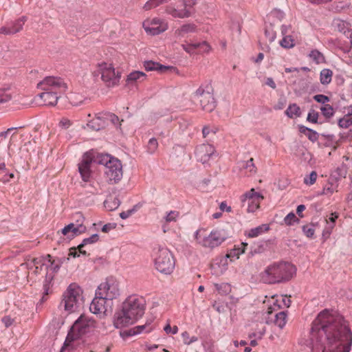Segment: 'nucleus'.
<instances>
[{
	"label": "nucleus",
	"mask_w": 352,
	"mask_h": 352,
	"mask_svg": "<svg viewBox=\"0 0 352 352\" xmlns=\"http://www.w3.org/2000/svg\"><path fill=\"white\" fill-rule=\"evenodd\" d=\"M306 345L311 352H350L352 331L349 322L336 312H320L312 322Z\"/></svg>",
	"instance_id": "f257e3e1"
},
{
	"label": "nucleus",
	"mask_w": 352,
	"mask_h": 352,
	"mask_svg": "<svg viewBox=\"0 0 352 352\" xmlns=\"http://www.w3.org/2000/svg\"><path fill=\"white\" fill-rule=\"evenodd\" d=\"M38 87L43 91L38 96L43 100V104L54 106L57 104L60 94L67 89L63 79L54 76H47L38 84Z\"/></svg>",
	"instance_id": "f03ea898"
},
{
	"label": "nucleus",
	"mask_w": 352,
	"mask_h": 352,
	"mask_svg": "<svg viewBox=\"0 0 352 352\" xmlns=\"http://www.w3.org/2000/svg\"><path fill=\"white\" fill-rule=\"evenodd\" d=\"M296 270L295 266L290 263H274L260 274V280L267 284L288 281L296 274Z\"/></svg>",
	"instance_id": "7ed1b4c3"
},
{
	"label": "nucleus",
	"mask_w": 352,
	"mask_h": 352,
	"mask_svg": "<svg viewBox=\"0 0 352 352\" xmlns=\"http://www.w3.org/2000/svg\"><path fill=\"white\" fill-rule=\"evenodd\" d=\"M95 327V321L91 318L85 315L80 316L72 326L60 352H74L75 342L74 340L69 341V337L72 336L73 339H76L91 331Z\"/></svg>",
	"instance_id": "20e7f679"
},
{
	"label": "nucleus",
	"mask_w": 352,
	"mask_h": 352,
	"mask_svg": "<svg viewBox=\"0 0 352 352\" xmlns=\"http://www.w3.org/2000/svg\"><path fill=\"white\" fill-rule=\"evenodd\" d=\"M96 163L105 166L104 176L109 184H118L122 178L123 170L121 162L105 153H100L96 158Z\"/></svg>",
	"instance_id": "39448f33"
},
{
	"label": "nucleus",
	"mask_w": 352,
	"mask_h": 352,
	"mask_svg": "<svg viewBox=\"0 0 352 352\" xmlns=\"http://www.w3.org/2000/svg\"><path fill=\"white\" fill-rule=\"evenodd\" d=\"M153 258L157 271L165 274H170L173 272L175 260L168 249L161 246L154 248Z\"/></svg>",
	"instance_id": "423d86ee"
},
{
	"label": "nucleus",
	"mask_w": 352,
	"mask_h": 352,
	"mask_svg": "<svg viewBox=\"0 0 352 352\" xmlns=\"http://www.w3.org/2000/svg\"><path fill=\"white\" fill-rule=\"evenodd\" d=\"M93 74L94 76H100L103 82L109 87L118 85L121 77L119 71H116L111 63L105 62L98 63Z\"/></svg>",
	"instance_id": "0eeeda50"
},
{
	"label": "nucleus",
	"mask_w": 352,
	"mask_h": 352,
	"mask_svg": "<svg viewBox=\"0 0 352 352\" xmlns=\"http://www.w3.org/2000/svg\"><path fill=\"white\" fill-rule=\"evenodd\" d=\"M65 310L75 311L83 303L82 290L76 283L70 284L63 294Z\"/></svg>",
	"instance_id": "6e6552de"
},
{
	"label": "nucleus",
	"mask_w": 352,
	"mask_h": 352,
	"mask_svg": "<svg viewBox=\"0 0 352 352\" xmlns=\"http://www.w3.org/2000/svg\"><path fill=\"white\" fill-rule=\"evenodd\" d=\"M197 243L205 248L212 250L221 245L228 238V234L223 229H215L207 236H199V231L195 232Z\"/></svg>",
	"instance_id": "1a4fd4ad"
},
{
	"label": "nucleus",
	"mask_w": 352,
	"mask_h": 352,
	"mask_svg": "<svg viewBox=\"0 0 352 352\" xmlns=\"http://www.w3.org/2000/svg\"><path fill=\"white\" fill-rule=\"evenodd\" d=\"M122 309L137 321L144 314L145 300L136 295L130 296L123 302Z\"/></svg>",
	"instance_id": "9d476101"
},
{
	"label": "nucleus",
	"mask_w": 352,
	"mask_h": 352,
	"mask_svg": "<svg viewBox=\"0 0 352 352\" xmlns=\"http://www.w3.org/2000/svg\"><path fill=\"white\" fill-rule=\"evenodd\" d=\"M210 89L208 86L206 89L200 86L192 95L193 101L199 102L201 109L207 112L212 111L216 107V100Z\"/></svg>",
	"instance_id": "9b49d317"
},
{
	"label": "nucleus",
	"mask_w": 352,
	"mask_h": 352,
	"mask_svg": "<svg viewBox=\"0 0 352 352\" xmlns=\"http://www.w3.org/2000/svg\"><path fill=\"white\" fill-rule=\"evenodd\" d=\"M45 262L41 265V270H44L45 280L43 281V296L42 300H45V296L50 292L52 285V282L54 279V274L59 270V265L51 260V256L47 255L45 257Z\"/></svg>",
	"instance_id": "f8f14e48"
},
{
	"label": "nucleus",
	"mask_w": 352,
	"mask_h": 352,
	"mask_svg": "<svg viewBox=\"0 0 352 352\" xmlns=\"http://www.w3.org/2000/svg\"><path fill=\"white\" fill-rule=\"evenodd\" d=\"M96 294L103 297L111 303L112 300L120 295V289L118 283L113 278H107L104 282L98 285L96 290Z\"/></svg>",
	"instance_id": "ddd939ff"
},
{
	"label": "nucleus",
	"mask_w": 352,
	"mask_h": 352,
	"mask_svg": "<svg viewBox=\"0 0 352 352\" xmlns=\"http://www.w3.org/2000/svg\"><path fill=\"white\" fill-rule=\"evenodd\" d=\"M98 153L89 151L85 153L82 157L81 162L78 164V171L84 182H88L91 175V166L96 163V158Z\"/></svg>",
	"instance_id": "4468645a"
},
{
	"label": "nucleus",
	"mask_w": 352,
	"mask_h": 352,
	"mask_svg": "<svg viewBox=\"0 0 352 352\" xmlns=\"http://www.w3.org/2000/svg\"><path fill=\"white\" fill-rule=\"evenodd\" d=\"M192 6L182 1L180 4H170L166 7L165 12L173 18L184 19L189 17L192 14Z\"/></svg>",
	"instance_id": "2eb2a0df"
},
{
	"label": "nucleus",
	"mask_w": 352,
	"mask_h": 352,
	"mask_svg": "<svg viewBox=\"0 0 352 352\" xmlns=\"http://www.w3.org/2000/svg\"><path fill=\"white\" fill-rule=\"evenodd\" d=\"M142 26L146 32L151 35L160 34L168 29L167 22L159 18L146 19L142 23Z\"/></svg>",
	"instance_id": "dca6fc26"
},
{
	"label": "nucleus",
	"mask_w": 352,
	"mask_h": 352,
	"mask_svg": "<svg viewBox=\"0 0 352 352\" xmlns=\"http://www.w3.org/2000/svg\"><path fill=\"white\" fill-rule=\"evenodd\" d=\"M263 199V196L254 188L245 193L241 198V201L248 204V212H254L258 208L260 202Z\"/></svg>",
	"instance_id": "f3484780"
},
{
	"label": "nucleus",
	"mask_w": 352,
	"mask_h": 352,
	"mask_svg": "<svg viewBox=\"0 0 352 352\" xmlns=\"http://www.w3.org/2000/svg\"><path fill=\"white\" fill-rule=\"evenodd\" d=\"M26 21V16H21L14 21L6 23L4 25L0 28V34L10 36L20 32Z\"/></svg>",
	"instance_id": "a211bd4d"
},
{
	"label": "nucleus",
	"mask_w": 352,
	"mask_h": 352,
	"mask_svg": "<svg viewBox=\"0 0 352 352\" xmlns=\"http://www.w3.org/2000/svg\"><path fill=\"white\" fill-rule=\"evenodd\" d=\"M136 322L131 316L122 309L117 311L113 316V326L116 329H122L134 324Z\"/></svg>",
	"instance_id": "6ab92c4d"
},
{
	"label": "nucleus",
	"mask_w": 352,
	"mask_h": 352,
	"mask_svg": "<svg viewBox=\"0 0 352 352\" xmlns=\"http://www.w3.org/2000/svg\"><path fill=\"white\" fill-rule=\"evenodd\" d=\"M214 154V148L210 144H201L195 149V155L202 164L207 163Z\"/></svg>",
	"instance_id": "aec40b11"
},
{
	"label": "nucleus",
	"mask_w": 352,
	"mask_h": 352,
	"mask_svg": "<svg viewBox=\"0 0 352 352\" xmlns=\"http://www.w3.org/2000/svg\"><path fill=\"white\" fill-rule=\"evenodd\" d=\"M111 303L105 300L103 297L96 295L90 304L89 309L94 314L105 313L107 307H111Z\"/></svg>",
	"instance_id": "412c9836"
},
{
	"label": "nucleus",
	"mask_w": 352,
	"mask_h": 352,
	"mask_svg": "<svg viewBox=\"0 0 352 352\" xmlns=\"http://www.w3.org/2000/svg\"><path fill=\"white\" fill-rule=\"evenodd\" d=\"M86 231V227L82 223H71L65 226L61 232L69 239H73Z\"/></svg>",
	"instance_id": "4be33fe9"
},
{
	"label": "nucleus",
	"mask_w": 352,
	"mask_h": 352,
	"mask_svg": "<svg viewBox=\"0 0 352 352\" xmlns=\"http://www.w3.org/2000/svg\"><path fill=\"white\" fill-rule=\"evenodd\" d=\"M344 116L338 120V126L340 129H348L352 126V105L343 108Z\"/></svg>",
	"instance_id": "5701e85b"
},
{
	"label": "nucleus",
	"mask_w": 352,
	"mask_h": 352,
	"mask_svg": "<svg viewBox=\"0 0 352 352\" xmlns=\"http://www.w3.org/2000/svg\"><path fill=\"white\" fill-rule=\"evenodd\" d=\"M338 217V216L337 214H331V217L325 219V225L322 233V239L323 242L326 241L331 234L336 226V220Z\"/></svg>",
	"instance_id": "b1692460"
},
{
	"label": "nucleus",
	"mask_w": 352,
	"mask_h": 352,
	"mask_svg": "<svg viewBox=\"0 0 352 352\" xmlns=\"http://www.w3.org/2000/svg\"><path fill=\"white\" fill-rule=\"evenodd\" d=\"M238 167L244 173L242 175L250 176L256 172V168L254 164L253 158L248 161H241L238 163Z\"/></svg>",
	"instance_id": "393cba45"
},
{
	"label": "nucleus",
	"mask_w": 352,
	"mask_h": 352,
	"mask_svg": "<svg viewBox=\"0 0 352 352\" xmlns=\"http://www.w3.org/2000/svg\"><path fill=\"white\" fill-rule=\"evenodd\" d=\"M268 316L267 322H273L280 329H283L287 322V314L285 311H279L274 314V316Z\"/></svg>",
	"instance_id": "a878e982"
},
{
	"label": "nucleus",
	"mask_w": 352,
	"mask_h": 352,
	"mask_svg": "<svg viewBox=\"0 0 352 352\" xmlns=\"http://www.w3.org/2000/svg\"><path fill=\"white\" fill-rule=\"evenodd\" d=\"M333 27L340 32L342 33L345 36L351 30L352 25L347 21L341 19H335L333 21Z\"/></svg>",
	"instance_id": "bb28decb"
},
{
	"label": "nucleus",
	"mask_w": 352,
	"mask_h": 352,
	"mask_svg": "<svg viewBox=\"0 0 352 352\" xmlns=\"http://www.w3.org/2000/svg\"><path fill=\"white\" fill-rule=\"evenodd\" d=\"M45 262V257L34 258L25 263L27 267L30 270L34 269L36 274L44 275V270H41V265Z\"/></svg>",
	"instance_id": "cd10ccee"
},
{
	"label": "nucleus",
	"mask_w": 352,
	"mask_h": 352,
	"mask_svg": "<svg viewBox=\"0 0 352 352\" xmlns=\"http://www.w3.org/2000/svg\"><path fill=\"white\" fill-rule=\"evenodd\" d=\"M196 26L193 23L184 24L175 30V35L177 38H181L189 33L196 32Z\"/></svg>",
	"instance_id": "c85d7f7f"
},
{
	"label": "nucleus",
	"mask_w": 352,
	"mask_h": 352,
	"mask_svg": "<svg viewBox=\"0 0 352 352\" xmlns=\"http://www.w3.org/2000/svg\"><path fill=\"white\" fill-rule=\"evenodd\" d=\"M248 244L245 242H243L239 245H234V248L230 250L226 254L227 258H239V256L245 252L246 248Z\"/></svg>",
	"instance_id": "c756f323"
},
{
	"label": "nucleus",
	"mask_w": 352,
	"mask_h": 352,
	"mask_svg": "<svg viewBox=\"0 0 352 352\" xmlns=\"http://www.w3.org/2000/svg\"><path fill=\"white\" fill-rule=\"evenodd\" d=\"M146 74L140 71H134L131 72L126 78V82L128 85H133L135 82H140L145 80Z\"/></svg>",
	"instance_id": "7c9ffc66"
},
{
	"label": "nucleus",
	"mask_w": 352,
	"mask_h": 352,
	"mask_svg": "<svg viewBox=\"0 0 352 352\" xmlns=\"http://www.w3.org/2000/svg\"><path fill=\"white\" fill-rule=\"evenodd\" d=\"M270 229V227L267 224H262L258 227L252 228L248 231H245V236L250 238L257 237L259 235L263 234L267 232Z\"/></svg>",
	"instance_id": "2f4dec72"
},
{
	"label": "nucleus",
	"mask_w": 352,
	"mask_h": 352,
	"mask_svg": "<svg viewBox=\"0 0 352 352\" xmlns=\"http://www.w3.org/2000/svg\"><path fill=\"white\" fill-rule=\"evenodd\" d=\"M285 114L291 119L299 118L301 116L302 112L300 107L296 104L292 103L289 104L288 107L285 111Z\"/></svg>",
	"instance_id": "473e14b6"
},
{
	"label": "nucleus",
	"mask_w": 352,
	"mask_h": 352,
	"mask_svg": "<svg viewBox=\"0 0 352 352\" xmlns=\"http://www.w3.org/2000/svg\"><path fill=\"white\" fill-rule=\"evenodd\" d=\"M299 131L305 135L307 138L312 142H315L318 140L319 134L314 130L309 129L304 125L298 126Z\"/></svg>",
	"instance_id": "72a5a7b5"
},
{
	"label": "nucleus",
	"mask_w": 352,
	"mask_h": 352,
	"mask_svg": "<svg viewBox=\"0 0 352 352\" xmlns=\"http://www.w3.org/2000/svg\"><path fill=\"white\" fill-rule=\"evenodd\" d=\"M308 56L313 62L318 65L326 62L324 56L318 50H312Z\"/></svg>",
	"instance_id": "f704fd0d"
},
{
	"label": "nucleus",
	"mask_w": 352,
	"mask_h": 352,
	"mask_svg": "<svg viewBox=\"0 0 352 352\" xmlns=\"http://www.w3.org/2000/svg\"><path fill=\"white\" fill-rule=\"evenodd\" d=\"M99 239V236L98 234H94L88 238H85L82 240V243L78 245V248L80 253L82 254H86V252L82 250V248L88 244H92L97 242Z\"/></svg>",
	"instance_id": "c9c22d12"
},
{
	"label": "nucleus",
	"mask_w": 352,
	"mask_h": 352,
	"mask_svg": "<svg viewBox=\"0 0 352 352\" xmlns=\"http://www.w3.org/2000/svg\"><path fill=\"white\" fill-rule=\"evenodd\" d=\"M120 205V201L117 197H109L104 202V208L109 211L117 209Z\"/></svg>",
	"instance_id": "e433bc0d"
},
{
	"label": "nucleus",
	"mask_w": 352,
	"mask_h": 352,
	"mask_svg": "<svg viewBox=\"0 0 352 352\" xmlns=\"http://www.w3.org/2000/svg\"><path fill=\"white\" fill-rule=\"evenodd\" d=\"M333 72L329 69H323L320 74V81L321 84L329 85L332 80Z\"/></svg>",
	"instance_id": "4c0bfd02"
},
{
	"label": "nucleus",
	"mask_w": 352,
	"mask_h": 352,
	"mask_svg": "<svg viewBox=\"0 0 352 352\" xmlns=\"http://www.w3.org/2000/svg\"><path fill=\"white\" fill-rule=\"evenodd\" d=\"M144 68L146 71L159 70L164 71L169 69V67H166L162 65H160L158 63L153 61H146L144 64Z\"/></svg>",
	"instance_id": "58836bf2"
},
{
	"label": "nucleus",
	"mask_w": 352,
	"mask_h": 352,
	"mask_svg": "<svg viewBox=\"0 0 352 352\" xmlns=\"http://www.w3.org/2000/svg\"><path fill=\"white\" fill-rule=\"evenodd\" d=\"M12 98V95L9 89H0V105L8 103Z\"/></svg>",
	"instance_id": "ea45409f"
},
{
	"label": "nucleus",
	"mask_w": 352,
	"mask_h": 352,
	"mask_svg": "<svg viewBox=\"0 0 352 352\" xmlns=\"http://www.w3.org/2000/svg\"><path fill=\"white\" fill-rule=\"evenodd\" d=\"M280 299L276 298L275 296H272L270 300V304L267 310V315H272L274 311H276L280 307Z\"/></svg>",
	"instance_id": "a19ab883"
},
{
	"label": "nucleus",
	"mask_w": 352,
	"mask_h": 352,
	"mask_svg": "<svg viewBox=\"0 0 352 352\" xmlns=\"http://www.w3.org/2000/svg\"><path fill=\"white\" fill-rule=\"evenodd\" d=\"M170 0H148L146 2V3L144 5L143 8L145 10H150L151 9H153L161 4H163L164 3H167L170 1Z\"/></svg>",
	"instance_id": "79ce46f5"
},
{
	"label": "nucleus",
	"mask_w": 352,
	"mask_h": 352,
	"mask_svg": "<svg viewBox=\"0 0 352 352\" xmlns=\"http://www.w3.org/2000/svg\"><path fill=\"white\" fill-rule=\"evenodd\" d=\"M320 111L324 117L326 118H331L335 113V110L333 107L329 104L322 105L320 107Z\"/></svg>",
	"instance_id": "37998d69"
},
{
	"label": "nucleus",
	"mask_w": 352,
	"mask_h": 352,
	"mask_svg": "<svg viewBox=\"0 0 352 352\" xmlns=\"http://www.w3.org/2000/svg\"><path fill=\"white\" fill-rule=\"evenodd\" d=\"M280 45L284 48H292L295 45L294 39L292 35L283 36L281 41H280Z\"/></svg>",
	"instance_id": "c03bdc74"
},
{
	"label": "nucleus",
	"mask_w": 352,
	"mask_h": 352,
	"mask_svg": "<svg viewBox=\"0 0 352 352\" xmlns=\"http://www.w3.org/2000/svg\"><path fill=\"white\" fill-rule=\"evenodd\" d=\"M265 36L268 39L270 43H272L276 38V33L274 31L272 25H266L265 28Z\"/></svg>",
	"instance_id": "a18cd8bd"
},
{
	"label": "nucleus",
	"mask_w": 352,
	"mask_h": 352,
	"mask_svg": "<svg viewBox=\"0 0 352 352\" xmlns=\"http://www.w3.org/2000/svg\"><path fill=\"white\" fill-rule=\"evenodd\" d=\"M182 47L184 51L189 54H193L196 52L198 49L197 42L195 43H188L186 42L182 45Z\"/></svg>",
	"instance_id": "49530a36"
},
{
	"label": "nucleus",
	"mask_w": 352,
	"mask_h": 352,
	"mask_svg": "<svg viewBox=\"0 0 352 352\" xmlns=\"http://www.w3.org/2000/svg\"><path fill=\"white\" fill-rule=\"evenodd\" d=\"M217 290L222 295H226L231 291V287L228 283L215 284Z\"/></svg>",
	"instance_id": "de8ad7c7"
},
{
	"label": "nucleus",
	"mask_w": 352,
	"mask_h": 352,
	"mask_svg": "<svg viewBox=\"0 0 352 352\" xmlns=\"http://www.w3.org/2000/svg\"><path fill=\"white\" fill-rule=\"evenodd\" d=\"M158 147V142L157 140L152 138L149 140L147 144V152L150 154H153Z\"/></svg>",
	"instance_id": "09e8293b"
},
{
	"label": "nucleus",
	"mask_w": 352,
	"mask_h": 352,
	"mask_svg": "<svg viewBox=\"0 0 352 352\" xmlns=\"http://www.w3.org/2000/svg\"><path fill=\"white\" fill-rule=\"evenodd\" d=\"M179 215V212L178 211L171 210L167 213L164 219L167 223L175 222L178 219Z\"/></svg>",
	"instance_id": "8fccbe9b"
},
{
	"label": "nucleus",
	"mask_w": 352,
	"mask_h": 352,
	"mask_svg": "<svg viewBox=\"0 0 352 352\" xmlns=\"http://www.w3.org/2000/svg\"><path fill=\"white\" fill-rule=\"evenodd\" d=\"M284 221L286 225L291 226L294 223H298L299 219L296 217L294 212H289L285 218Z\"/></svg>",
	"instance_id": "3c124183"
},
{
	"label": "nucleus",
	"mask_w": 352,
	"mask_h": 352,
	"mask_svg": "<svg viewBox=\"0 0 352 352\" xmlns=\"http://www.w3.org/2000/svg\"><path fill=\"white\" fill-rule=\"evenodd\" d=\"M318 175L316 171H312L309 175H307L304 178V183L307 185H313L317 179Z\"/></svg>",
	"instance_id": "603ef678"
},
{
	"label": "nucleus",
	"mask_w": 352,
	"mask_h": 352,
	"mask_svg": "<svg viewBox=\"0 0 352 352\" xmlns=\"http://www.w3.org/2000/svg\"><path fill=\"white\" fill-rule=\"evenodd\" d=\"M183 342L185 344H190L192 342L197 341V338L195 336L190 337L189 333L187 331H184L182 333Z\"/></svg>",
	"instance_id": "864d4df0"
},
{
	"label": "nucleus",
	"mask_w": 352,
	"mask_h": 352,
	"mask_svg": "<svg viewBox=\"0 0 352 352\" xmlns=\"http://www.w3.org/2000/svg\"><path fill=\"white\" fill-rule=\"evenodd\" d=\"M319 113L314 109H311L307 115V120L309 122L316 124L318 122Z\"/></svg>",
	"instance_id": "5fc2aeb1"
},
{
	"label": "nucleus",
	"mask_w": 352,
	"mask_h": 352,
	"mask_svg": "<svg viewBox=\"0 0 352 352\" xmlns=\"http://www.w3.org/2000/svg\"><path fill=\"white\" fill-rule=\"evenodd\" d=\"M303 233L309 238H312L315 230L313 225H306L302 226Z\"/></svg>",
	"instance_id": "6e6d98bb"
},
{
	"label": "nucleus",
	"mask_w": 352,
	"mask_h": 352,
	"mask_svg": "<svg viewBox=\"0 0 352 352\" xmlns=\"http://www.w3.org/2000/svg\"><path fill=\"white\" fill-rule=\"evenodd\" d=\"M197 50H199V52L208 53L210 51L211 47L210 45L206 41L197 42Z\"/></svg>",
	"instance_id": "4d7b16f0"
},
{
	"label": "nucleus",
	"mask_w": 352,
	"mask_h": 352,
	"mask_svg": "<svg viewBox=\"0 0 352 352\" xmlns=\"http://www.w3.org/2000/svg\"><path fill=\"white\" fill-rule=\"evenodd\" d=\"M314 99L318 103H321L323 105L327 104V102H329L330 99L328 96L323 94H317L314 96Z\"/></svg>",
	"instance_id": "13d9d810"
},
{
	"label": "nucleus",
	"mask_w": 352,
	"mask_h": 352,
	"mask_svg": "<svg viewBox=\"0 0 352 352\" xmlns=\"http://www.w3.org/2000/svg\"><path fill=\"white\" fill-rule=\"evenodd\" d=\"M270 16L278 19V21H281L284 18L285 14L279 9H274L271 12Z\"/></svg>",
	"instance_id": "bf43d9fd"
},
{
	"label": "nucleus",
	"mask_w": 352,
	"mask_h": 352,
	"mask_svg": "<svg viewBox=\"0 0 352 352\" xmlns=\"http://www.w3.org/2000/svg\"><path fill=\"white\" fill-rule=\"evenodd\" d=\"M105 119L107 120H109L111 123H113L114 125L119 124V118L111 113H106L105 115Z\"/></svg>",
	"instance_id": "052dcab7"
},
{
	"label": "nucleus",
	"mask_w": 352,
	"mask_h": 352,
	"mask_svg": "<svg viewBox=\"0 0 352 352\" xmlns=\"http://www.w3.org/2000/svg\"><path fill=\"white\" fill-rule=\"evenodd\" d=\"M146 327L144 325L138 326L134 329L130 331L129 335L139 334L144 331L149 332L151 329H146Z\"/></svg>",
	"instance_id": "680f3d73"
},
{
	"label": "nucleus",
	"mask_w": 352,
	"mask_h": 352,
	"mask_svg": "<svg viewBox=\"0 0 352 352\" xmlns=\"http://www.w3.org/2000/svg\"><path fill=\"white\" fill-rule=\"evenodd\" d=\"M281 35L283 36H289L290 33L292 32V26L290 25H282L280 28Z\"/></svg>",
	"instance_id": "e2e57ef3"
},
{
	"label": "nucleus",
	"mask_w": 352,
	"mask_h": 352,
	"mask_svg": "<svg viewBox=\"0 0 352 352\" xmlns=\"http://www.w3.org/2000/svg\"><path fill=\"white\" fill-rule=\"evenodd\" d=\"M164 330L167 334L171 333L173 335H175L178 332V327L177 326H173V327H171L169 324H167L164 327Z\"/></svg>",
	"instance_id": "0e129e2a"
},
{
	"label": "nucleus",
	"mask_w": 352,
	"mask_h": 352,
	"mask_svg": "<svg viewBox=\"0 0 352 352\" xmlns=\"http://www.w3.org/2000/svg\"><path fill=\"white\" fill-rule=\"evenodd\" d=\"M100 120V117H98L96 119H94L92 121H91L88 124V126L91 127L94 130H99L100 126V124L98 123V122Z\"/></svg>",
	"instance_id": "69168bd1"
},
{
	"label": "nucleus",
	"mask_w": 352,
	"mask_h": 352,
	"mask_svg": "<svg viewBox=\"0 0 352 352\" xmlns=\"http://www.w3.org/2000/svg\"><path fill=\"white\" fill-rule=\"evenodd\" d=\"M72 125V122L67 118H63L60 121V126L63 128L67 129Z\"/></svg>",
	"instance_id": "338daca9"
},
{
	"label": "nucleus",
	"mask_w": 352,
	"mask_h": 352,
	"mask_svg": "<svg viewBox=\"0 0 352 352\" xmlns=\"http://www.w3.org/2000/svg\"><path fill=\"white\" fill-rule=\"evenodd\" d=\"M133 211H134L133 210H128L126 211H123L120 213V217L122 219H126L129 218L133 214Z\"/></svg>",
	"instance_id": "774afa93"
}]
</instances>
